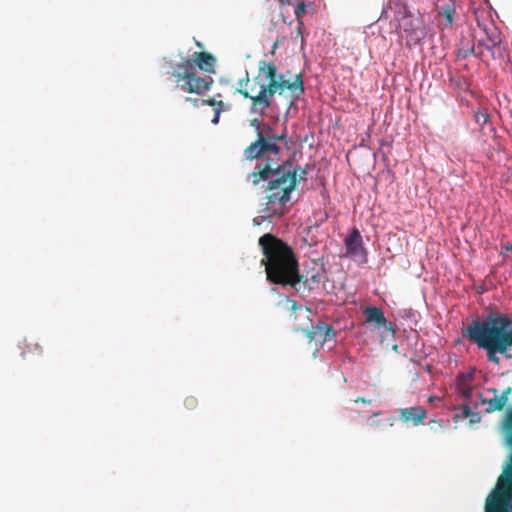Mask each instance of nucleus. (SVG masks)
I'll return each instance as SVG.
<instances>
[{"label": "nucleus", "instance_id": "423d86ee", "mask_svg": "<svg viewBox=\"0 0 512 512\" xmlns=\"http://www.w3.org/2000/svg\"><path fill=\"white\" fill-rule=\"evenodd\" d=\"M501 431L511 454L495 488L486 498L484 512H512V407L505 412Z\"/></svg>", "mask_w": 512, "mask_h": 512}, {"label": "nucleus", "instance_id": "393cba45", "mask_svg": "<svg viewBox=\"0 0 512 512\" xmlns=\"http://www.w3.org/2000/svg\"><path fill=\"white\" fill-rule=\"evenodd\" d=\"M305 12H306V5L304 2H301L300 4L297 5V7L295 9L296 18L300 19Z\"/></svg>", "mask_w": 512, "mask_h": 512}, {"label": "nucleus", "instance_id": "ddd939ff", "mask_svg": "<svg viewBox=\"0 0 512 512\" xmlns=\"http://www.w3.org/2000/svg\"><path fill=\"white\" fill-rule=\"evenodd\" d=\"M366 322L375 323L377 327H385L391 330V323L385 318L383 311L377 307H367L364 310Z\"/></svg>", "mask_w": 512, "mask_h": 512}, {"label": "nucleus", "instance_id": "a211bd4d", "mask_svg": "<svg viewBox=\"0 0 512 512\" xmlns=\"http://www.w3.org/2000/svg\"><path fill=\"white\" fill-rule=\"evenodd\" d=\"M250 125L256 130L257 136L259 133H263L267 127H271L269 124L264 123L260 118L251 119Z\"/></svg>", "mask_w": 512, "mask_h": 512}, {"label": "nucleus", "instance_id": "bb28decb", "mask_svg": "<svg viewBox=\"0 0 512 512\" xmlns=\"http://www.w3.org/2000/svg\"><path fill=\"white\" fill-rule=\"evenodd\" d=\"M186 101H189L191 102L195 107H198L199 105H201V100L200 99H193L191 97H186Z\"/></svg>", "mask_w": 512, "mask_h": 512}, {"label": "nucleus", "instance_id": "4468645a", "mask_svg": "<svg viewBox=\"0 0 512 512\" xmlns=\"http://www.w3.org/2000/svg\"><path fill=\"white\" fill-rule=\"evenodd\" d=\"M472 379V375L471 374H468V375H460L458 377V383H457V390H458V393L465 399L469 400L471 404H473L474 406H477L478 403H474L472 402V397H473V394H474V390L473 388L468 384V381H470Z\"/></svg>", "mask_w": 512, "mask_h": 512}, {"label": "nucleus", "instance_id": "2eb2a0df", "mask_svg": "<svg viewBox=\"0 0 512 512\" xmlns=\"http://www.w3.org/2000/svg\"><path fill=\"white\" fill-rule=\"evenodd\" d=\"M472 54L481 55L482 50L475 53V45H474V41L471 39V37H462L461 40L459 41L457 49H456L457 57L465 59Z\"/></svg>", "mask_w": 512, "mask_h": 512}, {"label": "nucleus", "instance_id": "5701e85b", "mask_svg": "<svg viewBox=\"0 0 512 512\" xmlns=\"http://www.w3.org/2000/svg\"><path fill=\"white\" fill-rule=\"evenodd\" d=\"M184 405L187 409L192 410V409L196 408V406L198 405V401L194 396H188L184 400Z\"/></svg>", "mask_w": 512, "mask_h": 512}, {"label": "nucleus", "instance_id": "0eeeda50", "mask_svg": "<svg viewBox=\"0 0 512 512\" xmlns=\"http://www.w3.org/2000/svg\"><path fill=\"white\" fill-rule=\"evenodd\" d=\"M484 11H475V19L477 22V29L474 30V39L478 43V48L485 47L487 50H493L500 42V33L494 26L493 22L486 15Z\"/></svg>", "mask_w": 512, "mask_h": 512}, {"label": "nucleus", "instance_id": "f257e3e1", "mask_svg": "<svg viewBox=\"0 0 512 512\" xmlns=\"http://www.w3.org/2000/svg\"><path fill=\"white\" fill-rule=\"evenodd\" d=\"M285 132L275 133L272 127H267L263 133H259L256 140L251 142L243 151V156L248 161L261 160L255 170L249 174L253 185L261 181L269 180L267 190V202L265 210L269 216L282 215L290 195L296 188L298 181L296 169L290 163L279 165L282 151L279 142H286Z\"/></svg>", "mask_w": 512, "mask_h": 512}, {"label": "nucleus", "instance_id": "6e6552de", "mask_svg": "<svg viewBox=\"0 0 512 512\" xmlns=\"http://www.w3.org/2000/svg\"><path fill=\"white\" fill-rule=\"evenodd\" d=\"M510 392V387L505 389L501 394H499L497 389L489 388L484 393H478L477 397L480 404L486 405L485 412L492 413L504 409L508 402V394Z\"/></svg>", "mask_w": 512, "mask_h": 512}, {"label": "nucleus", "instance_id": "c85d7f7f", "mask_svg": "<svg viewBox=\"0 0 512 512\" xmlns=\"http://www.w3.org/2000/svg\"><path fill=\"white\" fill-rule=\"evenodd\" d=\"M306 174H307L306 169H302L299 174V178L304 180L306 178Z\"/></svg>", "mask_w": 512, "mask_h": 512}, {"label": "nucleus", "instance_id": "9d476101", "mask_svg": "<svg viewBox=\"0 0 512 512\" xmlns=\"http://www.w3.org/2000/svg\"><path fill=\"white\" fill-rule=\"evenodd\" d=\"M294 329L296 331L302 330L308 338L309 342H312L318 338L319 341L325 343L335 338V330L333 327L323 322H318L315 326H311L310 328L300 329L299 327L295 326Z\"/></svg>", "mask_w": 512, "mask_h": 512}, {"label": "nucleus", "instance_id": "39448f33", "mask_svg": "<svg viewBox=\"0 0 512 512\" xmlns=\"http://www.w3.org/2000/svg\"><path fill=\"white\" fill-rule=\"evenodd\" d=\"M215 57L207 52H195L193 58H185L177 64L171 72V77L176 79V86L189 94L203 95L212 84L210 76L200 77L195 73V67L208 73L215 72Z\"/></svg>", "mask_w": 512, "mask_h": 512}, {"label": "nucleus", "instance_id": "f8f14e48", "mask_svg": "<svg viewBox=\"0 0 512 512\" xmlns=\"http://www.w3.org/2000/svg\"><path fill=\"white\" fill-rule=\"evenodd\" d=\"M346 254L351 257L357 256L363 250L362 236L358 229L354 228L345 239Z\"/></svg>", "mask_w": 512, "mask_h": 512}, {"label": "nucleus", "instance_id": "f03ea898", "mask_svg": "<svg viewBox=\"0 0 512 512\" xmlns=\"http://www.w3.org/2000/svg\"><path fill=\"white\" fill-rule=\"evenodd\" d=\"M236 90L251 101L250 113L259 117L266 115L275 96L285 98L291 106L305 92L302 74L290 80L285 74L279 73L274 61L266 60L258 62L257 74L252 78L245 71V77L238 80Z\"/></svg>", "mask_w": 512, "mask_h": 512}, {"label": "nucleus", "instance_id": "4be33fe9", "mask_svg": "<svg viewBox=\"0 0 512 512\" xmlns=\"http://www.w3.org/2000/svg\"><path fill=\"white\" fill-rule=\"evenodd\" d=\"M201 105H208L214 108H224V102L221 100H215L214 98L210 99H201Z\"/></svg>", "mask_w": 512, "mask_h": 512}, {"label": "nucleus", "instance_id": "20e7f679", "mask_svg": "<svg viewBox=\"0 0 512 512\" xmlns=\"http://www.w3.org/2000/svg\"><path fill=\"white\" fill-rule=\"evenodd\" d=\"M267 280L281 286L295 287L304 275L299 272L298 259L293 249L278 237L267 233L259 238Z\"/></svg>", "mask_w": 512, "mask_h": 512}, {"label": "nucleus", "instance_id": "b1692460", "mask_svg": "<svg viewBox=\"0 0 512 512\" xmlns=\"http://www.w3.org/2000/svg\"><path fill=\"white\" fill-rule=\"evenodd\" d=\"M477 417V413L472 412L469 404H463L462 405V417Z\"/></svg>", "mask_w": 512, "mask_h": 512}, {"label": "nucleus", "instance_id": "a878e982", "mask_svg": "<svg viewBox=\"0 0 512 512\" xmlns=\"http://www.w3.org/2000/svg\"><path fill=\"white\" fill-rule=\"evenodd\" d=\"M224 108H215V114H214V117L212 119V123L213 124H218L219 123V118H220V114L221 112L223 111Z\"/></svg>", "mask_w": 512, "mask_h": 512}, {"label": "nucleus", "instance_id": "1a4fd4ad", "mask_svg": "<svg viewBox=\"0 0 512 512\" xmlns=\"http://www.w3.org/2000/svg\"><path fill=\"white\" fill-rule=\"evenodd\" d=\"M394 21L397 22L396 29L407 33L412 41L418 42L420 40V35L413 27L412 16L405 6H400L395 12Z\"/></svg>", "mask_w": 512, "mask_h": 512}, {"label": "nucleus", "instance_id": "2f4dec72", "mask_svg": "<svg viewBox=\"0 0 512 512\" xmlns=\"http://www.w3.org/2000/svg\"><path fill=\"white\" fill-rule=\"evenodd\" d=\"M379 414H380L379 412L373 413L374 416H378Z\"/></svg>", "mask_w": 512, "mask_h": 512}, {"label": "nucleus", "instance_id": "f3484780", "mask_svg": "<svg viewBox=\"0 0 512 512\" xmlns=\"http://www.w3.org/2000/svg\"><path fill=\"white\" fill-rule=\"evenodd\" d=\"M33 351H36L39 354H42L43 352L42 347L38 343L27 342V340H24L22 355L25 356L28 352Z\"/></svg>", "mask_w": 512, "mask_h": 512}, {"label": "nucleus", "instance_id": "dca6fc26", "mask_svg": "<svg viewBox=\"0 0 512 512\" xmlns=\"http://www.w3.org/2000/svg\"><path fill=\"white\" fill-rule=\"evenodd\" d=\"M437 11L438 15L445 19L446 25H452L455 14V7L453 3H446L442 6H439Z\"/></svg>", "mask_w": 512, "mask_h": 512}, {"label": "nucleus", "instance_id": "c756f323", "mask_svg": "<svg viewBox=\"0 0 512 512\" xmlns=\"http://www.w3.org/2000/svg\"><path fill=\"white\" fill-rule=\"evenodd\" d=\"M395 421H396V418H395V417H390V418L388 419V423H389V425H390V426H393V425H394V423H395Z\"/></svg>", "mask_w": 512, "mask_h": 512}, {"label": "nucleus", "instance_id": "cd10ccee", "mask_svg": "<svg viewBox=\"0 0 512 512\" xmlns=\"http://www.w3.org/2000/svg\"><path fill=\"white\" fill-rule=\"evenodd\" d=\"M356 403H364V404H370L371 403V400L370 399H365L363 397H358L356 400H355Z\"/></svg>", "mask_w": 512, "mask_h": 512}, {"label": "nucleus", "instance_id": "aec40b11", "mask_svg": "<svg viewBox=\"0 0 512 512\" xmlns=\"http://www.w3.org/2000/svg\"><path fill=\"white\" fill-rule=\"evenodd\" d=\"M474 119L477 124L483 126L489 120V114L484 110H478L474 113Z\"/></svg>", "mask_w": 512, "mask_h": 512}, {"label": "nucleus", "instance_id": "6ab92c4d", "mask_svg": "<svg viewBox=\"0 0 512 512\" xmlns=\"http://www.w3.org/2000/svg\"><path fill=\"white\" fill-rule=\"evenodd\" d=\"M304 284L308 285L310 288L313 284H319L321 282V274L319 272L313 273L310 276L307 274L303 277V280L301 281Z\"/></svg>", "mask_w": 512, "mask_h": 512}, {"label": "nucleus", "instance_id": "7c9ffc66", "mask_svg": "<svg viewBox=\"0 0 512 512\" xmlns=\"http://www.w3.org/2000/svg\"><path fill=\"white\" fill-rule=\"evenodd\" d=\"M480 417L477 415V417H472L471 422L479 421Z\"/></svg>", "mask_w": 512, "mask_h": 512}, {"label": "nucleus", "instance_id": "9b49d317", "mask_svg": "<svg viewBox=\"0 0 512 512\" xmlns=\"http://www.w3.org/2000/svg\"><path fill=\"white\" fill-rule=\"evenodd\" d=\"M427 417V410L422 406L399 409V419L405 424L421 425Z\"/></svg>", "mask_w": 512, "mask_h": 512}, {"label": "nucleus", "instance_id": "7ed1b4c3", "mask_svg": "<svg viewBox=\"0 0 512 512\" xmlns=\"http://www.w3.org/2000/svg\"><path fill=\"white\" fill-rule=\"evenodd\" d=\"M463 336L486 351L487 360L500 363L497 354L511 358L512 320L507 314L491 313L483 320H473L463 331Z\"/></svg>", "mask_w": 512, "mask_h": 512}, {"label": "nucleus", "instance_id": "412c9836", "mask_svg": "<svg viewBox=\"0 0 512 512\" xmlns=\"http://www.w3.org/2000/svg\"><path fill=\"white\" fill-rule=\"evenodd\" d=\"M287 302L291 305L290 310L295 317H296V312L298 310H303L306 313L307 319L309 320L308 314L311 312V310L309 308H307V307L302 308V307L298 306L296 301H293V300H287Z\"/></svg>", "mask_w": 512, "mask_h": 512}]
</instances>
